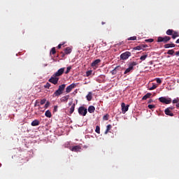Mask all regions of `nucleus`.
<instances>
[{
  "label": "nucleus",
  "mask_w": 179,
  "mask_h": 179,
  "mask_svg": "<svg viewBox=\"0 0 179 179\" xmlns=\"http://www.w3.org/2000/svg\"><path fill=\"white\" fill-rule=\"evenodd\" d=\"M155 105H151V104H150V105H148V108H150V110H152V108H155Z\"/></svg>",
  "instance_id": "42"
},
{
  "label": "nucleus",
  "mask_w": 179,
  "mask_h": 179,
  "mask_svg": "<svg viewBox=\"0 0 179 179\" xmlns=\"http://www.w3.org/2000/svg\"><path fill=\"white\" fill-rule=\"evenodd\" d=\"M122 68L120 66H116L112 71V75H117V71H121Z\"/></svg>",
  "instance_id": "14"
},
{
  "label": "nucleus",
  "mask_w": 179,
  "mask_h": 179,
  "mask_svg": "<svg viewBox=\"0 0 179 179\" xmlns=\"http://www.w3.org/2000/svg\"><path fill=\"white\" fill-rule=\"evenodd\" d=\"M148 57V53H145L143 56L140 57L141 61H145Z\"/></svg>",
  "instance_id": "26"
},
{
  "label": "nucleus",
  "mask_w": 179,
  "mask_h": 179,
  "mask_svg": "<svg viewBox=\"0 0 179 179\" xmlns=\"http://www.w3.org/2000/svg\"><path fill=\"white\" fill-rule=\"evenodd\" d=\"M164 113L166 115H169L170 117H174V113H173L171 110H169V109H165Z\"/></svg>",
  "instance_id": "19"
},
{
  "label": "nucleus",
  "mask_w": 179,
  "mask_h": 179,
  "mask_svg": "<svg viewBox=\"0 0 179 179\" xmlns=\"http://www.w3.org/2000/svg\"><path fill=\"white\" fill-rule=\"evenodd\" d=\"M86 99L87 101H92V99H93V93L92 92H90L86 96Z\"/></svg>",
  "instance_id": "13"
},
{
  "label": "nucleus",
  "mask_w": 179,
  "mask_h": 179,
  "mask_svg": "<svg viewBox=\"0 0 179 179\" xmlns=\"http://www.w3.org/2000/svg\"><path fill=\"white\" fill-rule=\"evenodd\" d=\"M96 110V108H94V106H90L88 107V113H90V114H93V113H94Z\"/></svg>",
  "instance_id": "18"
},
{
  "label": "nucleus",
  "mask_w": 179,
  "mask_h": 179,
  "mask_svg": "<svg viewBox=\"0 0 179 179\" xmlns=\"http://www.w3.org/2000/svg\"><path fill=\"white\" fill-rule=\"evenodd\" d=\"M153 41H154L153 38H149L145 40L146 43H153Z\"/></svg>",
  "instance_id": "39"
},
{
  "label": "nucleus",
  "mask_w": 179,
  "mask_h": 179,
  "mask_svg": "<svg viewBox=\"0 0 179 179\" xmlns=\"http://www.w3.org/2000/svg\"><path fill=\"white\" fill-rule=\"evenodd\" d=\"M78 114L83 115V117H85L86 114H87V108L85 106H80L78 108Z\"/></svg>",
  "instance_id": "2"
},
{
  "label": "nucleus",
  "mask_w": 179,
  "mask_h": 179,
  "mask_svg": "<svg viewBox=\"0 0 179 179\" xmlns=\"http://www.w3.org/2000/svg\"><path fill=\"white\" fill-rule=\"evenodd\" d=\"M156 82H157V83L160 84V83H162V80L160 78H156Z\"/></svg>",
  "instance_id": "43"
},
{
  "label": "nucleus",
  "mask_w": 179,
  "mask_h": 179,
  "mask_svg": "<svg viewBox=\"0 0 179 179\" xmlns=\"http://www.w3.org/2000/svg\"><path fill=\"white\" fill-rule=\"evenodd\" d=\"M173 35L176 36V37H178V32L173 31Z\"/></svg>",
  "instance_id": "45"
},
{
  "label": "nucleus",
  "mask_w": 179,
  "mask_h": 179,
  "mask_svg": "<svg viewBox=\"0 0 179 179\" xmlns=\"http://www.w3.org/2000/svg\"><path fill=\"white\" fill-rule=\"evenodd\" d=\"M136 62H133L129 64V68H127L124 71V75H127V73H129L131 71H134V66H136Z\"/></svg>",
  "instance_id": "3"
},
{
  "label": "nucleus",
  "mask_w": 179,
  "mask_h": 179,
  "mask_svg": "<svg viewBox=\"0 0 179 179\" xmlns=\"http://www.w3.org/2000/svg\"><path fill=\"white\" fill-rule=\"evenodd\" d=\"M57 52V50H55V48H52L50 51V54H52L54 55Z\"/></svg>",
  "instance_id": "34"
},
{
  "label": "nucleus",
  "mask_w": 179,
  "mask_h": 179,
  "mask_svg": "<svg viewBox=\"0 0 179 179\" xmlns=\"http://www.w3.org/2000/svg\"><path fill=\"white\" fill-rule=\"evenodd\" d=\"M50 101H47L46 103L45 104L44 108H48V107H50Z\"/></svg>",
  "instance_id": "38"
},
{
  "label": "nucleus",
  "mask_w": 179,
  "mask_h": 179,
  "mask_svg": "<svg viewBox=\"0 0 179 179\" xmlns=\"http://www.w3.org/2000/svg\"><path fill=\"white\" fill-rule=\"evenodd\" d=\"M176 55L177 57H179V51H178V52H176Z\"/></svg>",
  "instance_id": "51"
},
{
  "label": "nucleus",
  "mask_w": 179,
  "mask_h": 179,
  "mask_svg": "<svg viewBox=\"0 0 179 179\" xmlns=\"http://www.w3.org/2000/svg\"><path fill=\"white\" fill-rule=\"evenodd\" d=\"M66 87V85L65 84H62L61 85L59 86V90H60V91L63 92L65 90V87Z\"/></svg>",
  "instance_id": "24"
},
{
  "label": "nucleus",
  "mask_w": 179,
  "mask_h": 179,
  "mask_svg": "<svg viewBox=\"0 0 179 179\" xmlns=\"http://www.w3.org/2000/svg\"><path fill=\"white\" fill-rule=\"evenodd\" d=\"M37 106H40V105L38 104V101H36V103H35V104H34V107H37Z\"/></svg>",
  "instance_id": "47"
},
{
  "label": "nucleus",
  "mask_w": 179,
  "mask_h": 179,
  "mask_svg": "<svg viewBox=\"0 0 179 179\" xmlns=\"http://www.w3.org/2000/svg\"><path fill=\"white\" fill-rule=\"evenodd\" d=\"M31 127H37V126L40 125V121H38V120H34L31 123Z\"/></svg>",
  "instance_id": "17"
},
{
  "label": "nucleus",
  "mask_w": 179,
  "mask_h": 179,
  "mask_svg": "<svg viewBox=\"0 0 179 179\" xmlns=\"http://www.w3.org/2000/svg\"><path fill=\"white\" fill-rule=\"evenodd\" d=\"M45 117H47L48 118H51L52 117V115L51 114V111H50L49 110H46L45 113Z\"/></svg>",
  "instance_id": "22"
},
{
  "label": "nucleus",
  "mask_w": 179,
  "mask_h": 179,
  "mask_svg": "<svg viewBox=\"0 0 179 179\" xmlns=\"http://www.w3.org/2000/svg\"><path fill=\"white\" fill-rule=\"evenodd\" d=\"M171 40V37L170 36H159L157 38V43H164V44L169 43L170 41Z\"/></svg>",
  "instance_id": "1"
},
{
  "label": "nucleus",
  "mask_w": 179,
  "mask_h": 179,
  "mask_svg": "<svg viewBox=\"0 0 179 179\" xmlns=\"http://www.w3.org/2000/svg\"><path fill=\"white\" fill-rule=\"evenodd\" d=\"M113 127L111 126V124H108L106 127V130L105 131V134H108V131L111 129Z\"/></svg>",
  "instance_id": "28"
},
{
  "label": "nucleus",
  "mask_w": 179,
  "mask_h": 179,
  "mask_svg": "<svg viewBox=\"0 0 179 179\" xmlns=\"http://www.w3.org/2000/svg\"><path fill=\"white\" fill-rule=\"evenodd\" d=\"M95 132H96V134H100V127L99 126L96 127Z\"/></svg>",
  "instance_id": "36"
},
{
  "label": "nucleus",
  "mask_w": 179,
  "mask_h": 179,
  "mask_svg": "<svg viewBox=\"0 0 179 179\" xmlns=\"http://www.w3.org/2000/svg\"><path fill=\"white\" fill-rule=\"evenodd\" d=\"M127 40H129H129L135 41V40H136V36H131V37L127 38Z\"/></svg>",
  "instance_id": "40"
},
{
  "label": "nucleus",
  "mask_w": 179,
  "mask_h": 179,
  "mask_svg": "<svg viewBox=\"0 0 179 179\" xmlns=\"http://www.w3.org/2000/svg\"><path fill=\"white\" fill-rule=\"evenodd\" d=\"M75 87H76V84L75 83L71 84L66 88V93H71V92H72V90L75 89Z\"/></svg>",
  "instance_id": "9"
},
{
  "label": "nucleus",
  "mask_w": 179,
  "mask_h": 179,
  "mask_svg": "<svg viewBox=\"0 0 179 179\" xmlns=\"http://www.w3.org/2000/svg\"><path fill=\"white\" fill-rule=\"evenodd\" d=\"M150 103H153V99H149L148 103L150 104Z\"/></svg>",
  "instance_id": "50"
},
{
  "label": "nucleus",
  "mask_w": 179,
  "mask_h": 179,
  "mask_svg": "<svg viewBox=\"0 0 179 179\" xmlns=\"http://www.w3.org/2000/svg\"><path fill=\"white\" fill-rule=\"evenodd\" d=\"M101 24H106V22H101Z\"/></svg>",
  "instance_id": "55"
},
{
  "label": "nucleus",
  "mask_w": 179,
  "mask_h": 179,
  "mask_svg": "<svg viewBox=\"0 0 179 179\" xmlns=\"http://www.w3.org/2000/svg\"><path fill=\"white\" fill-rule=\"evenodd\" d=\"M131 57V52H125L120 55V59L125 61V59H128Z\"/></svg>",
  "instance_id": "6"
},
{
  "label": "nucleus",
  "mask_w": 179,
  "mask_h": 179,
  "mask_svg": "<svg viewBox=\"0 0 179 179\" xmlns=\"http://www.w3.org/2000/svg\"><path fill=\"white\" fill-rule=\"evenodd\" d=\"M176 44H179V38L176 41Z\"/></svg>",
  "instance_id": "53"
},
{
  "label": "nucleus",
  "mask_w": 179,
  "mask_h": 179,
  "mask_svg": "<svg viewBox=\"0 0 179 179\" xmlns=\"http://www.w3.org/2000/svg\"><path fill=\"white\" fill-rule=\"evenodd\" d=\"M121 107L122 114H125V113H127L129 108V105H126L125 103H122Z\"/></svg>",
  "instance_id": "8"
},
{
  "label": "nucleus",
  "mask_w": 179,
  "mask_h": 179,
  "mask_svg": "<svg viewBox=\"0 0 179 179\" xmlns=\"http://www.w3.org/2000/svg\"><path fill=\"white\" fill-rule=\"evenodd\" d=\"M71 104H72V103H69V106H71Z\"/></svg>",
  "instance_id": "56"
},
{
  "label": "nucleus",
  "mask_w": 179,
  "mask_h": 179,
  "mask_svg": "<svg viewBox=\"0 0 179 179\" xmlns=\"http://www.w3.org/2000/svg\"><path fill=\"white\" fill-rule=\"evenodd\" d=\"M68 100H69V95H66V96L62 97L60 99L62 103H66V101H68Z\"/></svg>",
  "instance_id": "16"
},
{
  "label": "nucleus",
  "mask_w": 179,
  "mask_h": 179,
  "mask_svg": "<svg viewBox=\"0 0 179 179\" xmlns=\"http://www.w3.org/2000/svg\"><path fill=\"white\" fill-rule=\"evenodd\" d=\"M146 47H148V45H138L136 47L134 48V50H143V48H146Z\"/></svg>",
  "instance_id": "11"
},
{
  "label": "nucleus",
  "mask_w": 179,
  "mask_h": 179,
  "mask_svg": "<svg viewBox=\"0 0 179 179\" xmlns=\"http://www.w3.org/2000/svg\"><path fill=\"white\" fill-rule=\"evenodd\" d=\"M46 101H47V99H41V100L40 103H41V106H43V104H45V102H46Z\"/></svg>",
  "instance_id": "35"
},
{
  "label": "nucleus",
  "mask_w": 179,
  "mask_h": 179,
  "mask_svg": "<svg viewBox=\"0 0 179 179\" xmlns=\"http://www.w3.org/2000/svg\"><path fill=\"white\" fill-rule=\"evenodd\" d=\"M174 50H168V52H167V54L169 55H174Z\"/></svg>",
  "instance_id": "29"
},
{
  "label": "nucleus",
  "mask_w": 179,
  "mask_h": 179,
  "mask_svg": "<svg viewBox=\"0 0 179 179\" xmlns=\"http://www.w3.org/2000/svg\"><path fill=\"white\" fill-rule=\"evenodd\" d=\"M18 166H23V163L22 162H19Z\"/></svg>",
  "instance_id": "52"
},
{
  "label": "nucleus",
  "mask_w": 179,
  "mask_h": 179,
  "mask_svg": "<svg viewBox=\"0 0 179 179\" xmlns=\"http://www.w3.org/2000/svg\"><path fill=\"white\" fill-rule=\"evenodd\" d=\"M159 101L160 103H163L164 104H171V98H166L164 96H162L159 98Z\"/></svg>",
  "instance_id": "4"
},
{
  "label": "nucleus",
  "mask_w": 179,
  "mask_h": 179,
  "mask_svg": "<svg viewBox=\"0 0 179 179\" xmlns=\"http://www.w3.org/2000/svg\"><path fill=\"white\" fill-rule=\"evenodd\" d=\"M178 61H179V58H178Z\"/></svg>",
  "instance_id": "57"
},
{
  "label": "nucleus",
  "mask_w": 179,
  "mask_h": 179,
  "mask_svg": "<svg viewBox=\"0 0 179 179\" xmlns=\"http://www.w3.org/2000/svg\"><path fill=\"white\" fill-rule=\"evenodd\" d=\"M73 111H75V103H73L71 108H70V111H69V113L70 114H73Z\"/></svg>",
  "instance_id": "27"
},
{
  "label": "nucleus",
  "mask_w": 179,
  "mask_h": 179,
  "mask_svg": "<svg viewBox=\"0 0 179 179\" xmlns=\"http://www.w3.org/2000/svg\"><path fill=\"white\" fill-rule=\"evenodd\" d=\"M54 111H55V113H57V111H58V106H54Z\"/></svg>",
  "instance_id": "44"
},
{
  "label": "nucleus",
  "mask_w": 179,
  "mask_h": 179,
  "mask_svg": "<svg viewBox=\"0 0 179 179\" xmlns=\"http://www.w3.org/2000/svg\"><path fill=\"white\" fill-rule=\"evenodd\" d=\"M101 62V60L100 59H96L92 63L91 66H92V68H97L99 66V64Z\"/></svg>",
  "instance_id": "10"
},
{
  "label": "nucleus",
  "mask_w": 179,
  "mask_h": 179,
  "mask_svg": "<svg viewBox=\"0 0 179 179\" xmlns=\"http://www.w3.org/2000/svg\"><path fill=\"white\" fill-rule=\"evenodd\" d=\"M62 45H64V43L62 44H59L58 46H57V48H61L62 47Z\"/></svg>",
  "instance_id": "48"
},
{
  "label": "nucleus",
  "mask_w": 179,
  "mask_h": 179,
  "mask_svg": "<svg viewBox=\"0 0 179 179\" xmlns=\"http://www.w3.org/2000/svg\"><path fill=\"white\" fill-rule=\"evenodd\" d=\"M172 38H173V40H176V38H177V36H175V35H173V34H172Z\"/></svg>",
  "instance_id": "49"
},
{
  "label": "nucleus",
  "mask_w": 179,
  "mask_h": 179,
  "mask_svg": "<svg viewBox=\"0 0 179 179\" xmlns=\"http://www.w3.org/2000/svg\"><path fill=\"white\" fill-rule=\"evenodd\" d=\"M71 69H72V67H71V66L67 67L66 71H65V73H66V74L69 73V72H71Z\"/></svg>",
  "instance_id": "33"
},
{
  "label": "nucleus",
  "mask_w": 179,
  "mask_h": 179,
  "mask_svg": "<svg viewBox=\"0 0 179 179\" xmlns=\"http://www.w3.org/2000/svg\"><path fill=\"white\" fill-rule=\"evenodd\" d=\"M63 93H64L63 92H62L60 90L58 89L54 92L53 96L55 97H59V96H61V94H62Z\"/></svg>",
  "instance_id": "12"
},
{
  "label": "nucleus",
  "mask_w": 179,
  "mask_h": 179,
  "mask_svg": "<svg viewBox=\"0 0 179 179\" xmlns=\"http://www.w3.org/2000/svg\"><path fill=\"white\" fill-rule=\"evenodd\" d=\"M72 152H79L80 147L79 145H75L71 148Z\"/></svg>",
  "instance_id": "20"
},
{
  "label": "nucleus",
  "mask_w": 179,
  "mask_h": 179,
  "mask_svg": "<svg viewBox=\"0 0 179 179\" xmlns=\"http://www.w3.org/2000/svg\"><path fill=\"white\" fill-rule=\"evenodd\" d=\"M110 117L109 114H106L103 117V120H104L105 121H108V117Z\"/></svg>",
  "instance_id": "30"
},
{
  "label": "nucleus",
  "mask_w": 179,
  "mask_h": 179,
  "mask_svg": "<svg viewBox=\"0 0 179 179\" xmlns=\"http://www.w3.org/2000/svg\"><path fill=\"white\" fill-rule=\"evenodd\" d=\"M166 110H169V111H171L172 110H174V108L169 107V108H166Z\"/></svg>",
  "instance_id": "46"
},
{
  "label": "nucleus",
  "mask_w": 179,
  "mask_h": 179,
  "mask_svg": "<svg viewBox=\"0 0 179 179\" xmlns=\"http://www.w3.org/2000/svg\"><path fill=\"white\" fill-rule=\"evenodd\" d=\"M45 89H50V87H51V84H50V83H47L45 85H44Z\"/></svg>",
  "instance_id": "32"
},
{
  "label": "nucleus",
  "mask_w": 179,
  "mask_h": 179,
  "mask_svg": "<svg viewBox=\"0 0 179 179\" xmlns=\"http://www.w3.org/2000/svg\"><path fill=\"white\" fill-rule=\"evenodd\" d=\"M157 87V85H153L151 87L149 88V90H155Z\"/></svg>",
  "instance_id": "37"
},
{
  "label": "nucleus",
  "mask_w": 179,
  "mask_h": 179,
  "mask_svg": "<svg viewBox=\"0 0 179 179\" xmlns=\"http://www.w3.org/2000/svg\"><path fill=\"white\" fill-rule=\"evenodd\" d=\"M176 107H177V108H179V103L176 104Z\"/></svg>",
  "instance_id": "54"
},
{
  "label": "nucleus",
  "mask_w": 179,
  "mask_h": 179,
  "mask_svg": "<svg viewBox=\"0 0 179 179\" xmlns=\"http://www.w3.org/2000/svg\"><path fill=\"white\" fill-rule=\"evenodd\" d=\"M150 96H152V93L148 92L143 96L142 100H148V99H150Z\"/></svg>",
  "instance_id": "21"
},
{
  "label": "nucleus",
  "mask_w": 179,
  "mask_h": 179,
  "mask_svg": "<svg viewBox=\"0 0 179 179\" xmlns=\"http://www.w3.org/2000/svg\"><path fill=\"white\" fill-rule=\"evenodd\" d=\"M64 72H65V68H61L53 75L58 78L59 76H62V75H64Z\"/></svg>",
  "instance_id": "7"
},
{
  "label": "nucleus",
  "mask_w": 179,
  "mask_h": 179,
  "mask_svg": "<svg viewBox=\"0 0 179 179\" xmlns=\"http://www.w3.org/2000/svg\"><path fill=\"white\" fill-rule=\"evenodd\" d=\"M92 73H93V71H92V70L87 71L86 72V76L89 77L92 75Z\"/></svg>",
  "instance_id": "31"
},
{
  "label": "nucleus",
  "mask_w": 179,
  "mask_h": 179,
  "mask_svg": "<svg viewBox=\"0 0 179 179\" xmlns=\"http://www.w3.org/2000/svg\"><path fill=\"white\" fill-rule=\"evenodd\" d=\"M179 100L178 99H175L173 100V104H177V103H178Z\"/></svg>",
  "instance_id": "41"
},
{
  "label": "nucleus",
  "mask_w": 179,
  "mask_h": 179,
  "mask_svg": "<svg viewBox=\"0 0 179 179\" xmlns=\"http://www.w3.org/2000/svg\"><path fill=\"white\" fill-rule=\"evenodd\" d=\"M58 80H59V78L52 75V76L48 80V82L52 83L53 85H57Z\"/></svg>",
  "instance_id": "5"
},
{
  "label": "nucleus",
  "mask_w": 179,
  "mask_h": 179,
  "mask_svg": "<svg viewBox=\"0 0 179 179\" xmlns=\"http://www.w3.org/2000/svg\"><path fill=\"white\" fill-rule=\"evenodd\" d=\"M166 33L167 36H173V34L174 33V30L168 29Z\"/></svg>",
  "instance_id": "25"
},
{
  "label": "nucleus",
  "mask_w": 179,
  "mask_h": 179,
  "mask_svg": "<svg viewBox=\"0 0 179 179\" xmlns=\"http://www.w3.org/2000/svg\"><path fill=\"white\" fill-rule=\"evenodd\" d=\"M164 48H174L176 44L174 43H166L164 45Z\"/></svg>",
  "instance_id": "15"
},
{
  "label": "nucleus",
  "mask_w": 179,
  "mask_h": 179,
  "mask_svg": "<svg viewBox=\"0 0 179 179\" xmlns=\"http://www.w3.org/2000/svg\"><path fill=\"white\" fill-rule=\"evenodd\" d=\"M71 52H72V49H71V48H66L64 50V54L68 55V54H71Z\"/></svg>",
  "instance_id": "23"
}]
</instances>
